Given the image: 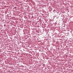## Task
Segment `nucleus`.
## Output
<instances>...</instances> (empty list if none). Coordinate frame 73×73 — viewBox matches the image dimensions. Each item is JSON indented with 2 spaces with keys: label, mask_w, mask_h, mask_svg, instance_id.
Returning a JSON list of instances; mask_svg holds the SVG:
<instances>
[{
  "label": "nucleus",
  "mask_w": 73,
  "mask_h": 73,
  "mask_svg": "<svg viewBox=\"0 0 73 73\" xmlns=\"http://www.w3.org/2000/svg\"><path fill=\"white\" fill-rule=\"evenodd\" d=\"M15 8H16V7H15Z\"/></svg>",
  "instance_id": "f257e3e1"
}]
</instances>
